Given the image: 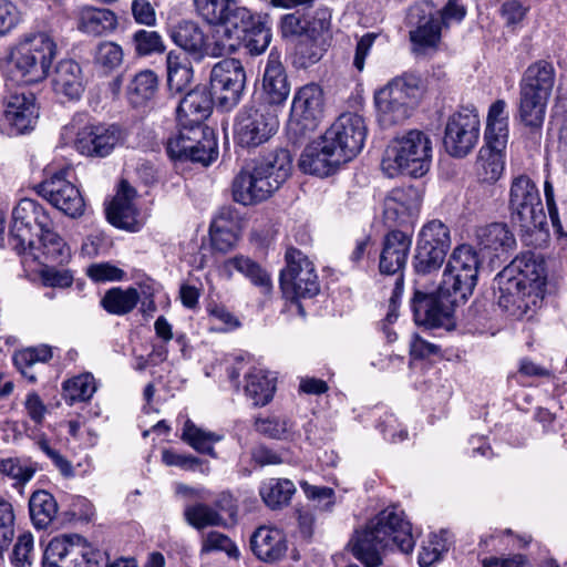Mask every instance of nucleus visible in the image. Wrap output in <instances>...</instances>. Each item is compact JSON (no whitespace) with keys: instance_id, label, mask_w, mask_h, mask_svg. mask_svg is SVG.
Returning a JSON list of instances; mask_svg holds the SVG:
<instances>
[{"instance_id":"obj_62","label":"nucleus","mask_w":567,"mask_h":567,"mask_svg":"<svg viewBox=\"0 0 567 567\" xmlns=\"http://www.w3.org/2000/svg\"><path fill=\"white\" fill-rule=\"evenodd\" d=\"M0 473L14 481V486H23L34 475L35 470L31 466L21 465L18 458H0Z\"/></svg>"},{"instance_id":"obj_53","label":"nucleus","mask_w":567,"mask_h":567,"mask_svg":"<svg viewBox=\"0 0 567 567\" xmlns=\"http://www.w3.org/2000/svg\"><path fill=\"white\" fill-rule=\"evenodd\" d=\"M538 200H542L539 190L529 176L520 174L513 177L508 194V210L529 205V203H538Z\"/></svg>"},{"instance_id":"obj_52","label":"nucleus","mask_w":567,"mask_h":567,"mask_svg":"<svg viewBox=\"0 0 567 567\" xmlns=\"http://www.w3.org/2000/svg\"><path fill=\"white\" fill-rule=\"evenodd\" d=\"M463 274L454 272L453 269L446 268L443 271L442 281L439 286V293L451 298L450 305H457L465 302L470 296H472L476 285H467L465 282Z\"/></svg>"},{"instance_id":"obj_16","label":"nucleus","mask_w":567,"mask_h":567,"mask_svg":"<svg viewBox=\"0 0 567 567\" xmlns=\"http://www.w3.org/2000/svg\"><path fill=\"white\" fill-rule=\"evenodd\" d=\"M121 138L115 125L85 124L75 132L74 147L82 155L107 156Z\"/></svg>"},{"instance_id":"obj_10","label":"nucleus","mask_w":567,"mask_h":567,"mask_svg":"<svg viewBox=\"0 0 567 567\" xmlns=\"http://www.w3.org/2000/svg\"><path fill=\"white\" fill-rule=\"evenodd\" d=\"M286 268L280 272V287L288 298H311L319 290L313 264L296 248L286 251Z\"/></svg>"},{"instance_id":"obj_33","label":"nucleus","mask_w":567,"mask_h":567,"mask_svg":"<svg viewBox=\"0 0 567 567\" xmlns=\"http://www.w3.org/2000/svg\"><path fill=\"white\" fill-rule=\"evenodd\" d=\"M53 89L56 94L70 101L79 100L84 92V75L81 65L74 60H62L55 68Z\"/></svg>"},{"instance_id":"obj_51","label":"nucleus","mask_w":567,"mask_h":567,"mask_svg":"<svg viewBox=\"0 0 567 567\" xmlns=\"http://www.w3.org/2000/svg\"><path fill=\"white\" fill-rule=\"evenodd\" d=\"M295 492V484L287 478H269L259 489L262 501L272 509L287 505Z\"/></svg>"},{"instance_id":"obj_57","label":"nucleus","mask_w":567,"mask_h":567,"mask_svg":"<svg viewBox=\"0 0 567 567\" xmlns=\"http://www.w3.org/2000/svg\"><path fill=\"white\" fill-rule=\"evenodd\" d=\"M95 391L96 383L91 373H83L63 382V398L70 404L90 400Z\"/></svg>"},{"instance_id":"obj_19","label":"nucleus","mask_w":567,"mask_h":567,"mask_svg":"<svg viewBox=\"0 0 567 567\" xmlns=\"http://www.w3.org/2000/svg\"><path fill=\"white\" fill-rule=\"evenodd\" d=\"M233 198L241 205H254L269 198L277 189L251 164L244 167L233 181Z\"/></svg>"},{"instance_id":"obj_60","label":"nucleus","mask_w":567,"mask_h":567,"mask_svg":"<svg viewBox=\"0 0 567 567\" xmlns=\"http://www.w3.org/2000/svg\"><path fill=\"white\" fill-rule=\"evenodd\" d=\"M124 53L115 42L103 41L97 44L94 51V62L105 72H111L123 63Z\"/></svg>"},{"instance_id":"obj_7","label":"nucleus","mask_w":567,"mask_h":567,"mask_svg":"<svg viewBox=\"0 0 567 567\" xmlns=\"http://www.w3.org/2000/svg\"><path fill=\"white\" fill-rule=\"evenodd\" d=\"M43 567H109L106 553L94 548L80 535L53 538L47 546Z\"/></svg>"},{"instance_id":"obj_56","label":"nucleus","mask_w":567,"mask_h":567,"mask_svg":"<svg viewBox=\"0 0 567 567\" xmlns=\"http://www.w3.org/2000/svg\"><path fill=\"white\" fill-rule=\"evenodd\" d=\"M416 244L447 252L451 247L450 228L439 219L430 220L419 231Z\"/></svg>"},{"instance_id":"obj_55","label":"nucleus","mask_w":567,"mask_h":567,"mask_svg":"<svg viewBox=\"0 0 567 567\" xmlns=\"http://www.w3.org/2000/svg\"><path fill=\"white\" fill-rule=\"evenodd\" d=\"M505 109L506 102L504 100H497L491 105L487 114V125L484 140H499L507 143L508 115Z\"/></svg>"},{"instance_id":"obj_18","label":"nucleus","mask_w":567,"mask_h":567,"mask_svg":"<svg viewBox=\"0 0 567 567\" xmlns=\"http://www.w3.org/2000/svg\"><path fill=\"white\" fill-rule=\"evenodd\" d=\"M344 163L343 157L321 136L306 146L299 167L303 173L323 177L333 174Z\"/></svg>"},{"instance_id":"obj_4","label":"nucleus","mask_w":567,"mask_h":567,"mask_svg":"<svg viewBox=\"0 0 567 567\" xmlns=\"http://www.w3.org/2000/svg\"><path fill=\"white\" fill-rule=\"evenodd\" d=\"M56 54V45L47 33L40 32L23 38L10 55V79L19 84L43 81Z\"/></svg>"},{"instance_id":"obj_48","label":"nucleus","mask_w":567,"mask_h":567,"mask_svg":"<svg viewBox=\"0 0 567 567\" xmlns=\"http://www.w3.org/2000/svg\"><path fill=\"white\" fill-rule=\"evenodd\" d=\"M157 91L158 78L152 70H142L136 73L127 86L128 99L135 106L152 100Z\"/></svg>"},{"instance_id":"obj_21","label":"nucleus","mask_w":567,"mask_h":567,"mask_svg":"<svg viewBox=\"0 0 567 567\" xmlns=\"http://www.w3.org/2000/svg\"><path fill=\"white\" fill-rule=\"evenodd\" d=\"M173 42L195 61H202L209 52L208 35L198 22L182 20L171 29Z\"/></svg>"},{"instance_id":"obj_54","label":"nucleus","mask_w":567,"mask_h":567,"mask_svg":"<svg viewBox=\"0 0 567 567\" xmlns=\"http://www.w3.org/2000/svg\"><path fill=\"white\" fill-rule=\"evenodd\" d=\"M51 358L52 349L49 346L41 344L39 347L17 351L13 355V363L24 378L34 383L37 377L31 371L32 367L38 362L45 363L51 360Z\"/></svg>"},{"instance_id":"obj_58","label":"nucleus","mask_w":567,"mask_h":567,"mask_svg":"<svg viewBox=\"0 0 567 567\" xmlns=\"http://www.w3.org/2000/svg\"><path fill=\"white\" fill-rule=\"evenodd\" d=\"M184 518L188 525L196 529L218 526L224 523V518L217 509L205 503H196L186 506L184 509Z\"/></svg>"},{"instance_id":"obj_64","label":"nucleus","mask_w":567,"mask_h":567,"mask_svg":"<svg viewBox=\"0 0 567 567\" xmlns=\"http://www.w3.org/2000/svg\"><path fill=\"white\" fill-rule=\"evenodd\" d=\"M449 547V533L442 530L440 535H434L429 546H424L419 554V564L421 566H430L440 560L442 554Z\"/></svg>"},{"instance_id":"obj_39","label":"nucleus","mask_w":567,"mask_h":567,"mask_svg":"<svg viewBox=\"0 0 567 567\" xmlns=\"http://www.w3.org/2000/svg\"><path fill=\"white\" fill-rule=\"evenodd\" d=\"M481 260L476 250L470 245L457 246L449 257L446 268L463 274L465 288L467 285H477Z\"/></svg>"},{"instance_id":"obj_28","label":"nucleus","mask_w":567,"mask_h":567,"mask_svg":"<svg viewBox=\"0 0 567 567\" xmlns=\"http://www.w3.org/2000/svg\"><path fill=\"white\" fill-rule=\"evenodd\" d=\"M506 142L485 140L475 163L477 178L485 183H495L501 178L505 167Z\"/></svg>"},{"instance_id":"obj_15","label":"nucleus","mask_w":567,"mask_h":567,"mask_svg":"<svg viewBox=\"0 0 567 567\" xmlns=\"http://www.w3.org/2000/svg\"><path fill=\"white\" fill-rule=\"evenodd\" d=\"M509 217L527 246L539 247L547 240V216L542 200L509 210Z\"/></svg>"},{"instance_id":"obj_30","label":"nucleus","mask_w":567,"mask_h":567,"mask_svg":"<svg viewBox=\"0 0 567 567\" xmlns=\"http://www.w3.org/2000/svg\"><path fill=\"white\" fill-rule=\"evenodd\" d=\"M262 90L269 104L281 105L288 99L290 84L279 55L271 52L264 72Z\"/></svg>"},{"instance_id":"obj_26","label":"nucleus","mask_w":567,"mask_h":567,"mask_svg":"<svg viewBox=\"0 0 567 567\" xmlns=\"http://www.w3.org/2000/svg\"><path fill=\"white\" fill-rule=\"evenodd\" d=\"M310 35L299 39L292 54V65L297 69H308L319 62L326 51L324 32L329 29V22H313Z\"/></svg>"},{"instance_id":"obj_20","label":"nucleus","mask_w":567,"mask_h":567,"mask_svg":"<svg viewBox=\"0 0 567 567\" xmlns=\"http://www.w3.org/2000/svg\"><path fill=\"white\" fill-rule=\"evenodd\" d=\"M421 204L422 194L419 188L414 186L394 188L384 199V218L393 224H403L419 213Z\"/></svg>"},{"instance_id":"obj_47","label":"nucleus","mask_w":567,"mask_h":567,"mask_svg":"<svg viewBox=\"0 0 567 567\" xmlns=\"http://www.w3.org/2000/svg\"><path fill=\"white\" fill-rule=\"evenodd\" d=\"M241 41L246 42L250 53H262L271 41L270 28L267 25L266 19L250 11L247 27L243 28Z\"/></svg>"},{"instance_id":"obj_44","label":"nucleus","mask_w":567,"mask_h":567,"mask_svg":"<svg viewBox=\"0 0 567 567\" xmlns=\"http://www.w3.org/2000/svg\"><path fill=\"white\" fill-rule=\"evenodd\" d=\"M275 379L262 369L254 368L246 375L245 392L254 405H266L275 392Z\"/></svg>"},{"instance_id":"obj_3","label":"nucleus","mask_w":567,"mask_h":567,"mask_svg":"<svg viewBox=\"0 0 567 567\" xmlns=\"http://www.w3.org/2000/svg\"><path fill=\"white\" fill-rule=\"evenodd\" d=\"M540 267L529 254L516 257L494 279L498 306L517 319L538 302Z\"/></svg>"},{"instance_id":"obj_45","label":"nucleus","mask_w":567,"mask_h":567,"mask_svg":"<svg viewBox=\"0 0 567 567\" xmlns=\"http://www.w3.org/2000/svg\"><path fill=\"white\" fill-rule=\"evenodd\" d=\"M329 22L327 13L317 11L313 16H308L301 10H296L280 19V30L284 37H299V39L310 35V30L315 27L313 22Z\"/></svg>"},{"instance_id":"obj_59","label":"nucleus","mask_w":567,"mask_h":567,"mask_svg":"<svg viewBox=\"0 0 567 567\" xmlns=\"http://www.w3.org/2000/svg\"><path fill=\"white\" fill-rule=\"evenodd\" d=\"M447 252L435 247L416 244L413 266L417 274L429 275L437 271L444 262Z\"/></svg>"},{"instance_id":"obj_23","label":"nucleus","mask_w":567,"mask_h":567,"mask_svg":"<svg viewBox=\"0 0 567 567\" xmlns=\"http://www.w3.org/2000/svg\"><path fill=\"white\" fill-rule=\"evenodd\" d=\"M4 116L19 134L32 130L38 120L34 94L25 91L11 94L7 102Z\"/></svg>"},{"instance_id":"obj_50","label":"nucleus","mask_w":567,"mask_h":567,"mask_svg":"<svg viewBox=\"0 0 567 567\" xmlns=\"http://www.w3.org/2000/svg\"><path fill=\"white\" fill-rule=\"evenodd\" d=\"M181 439L195 451L216 457L213 444L219 442L223 436L198 427L193 421L186 420Z\"/></svg>"},{"instance_id":"obj_13","label":"nucleus","mask_w":567,"mask_h":567,"mask_svg":"<svg viewBox=\"0 0 567 567\" xmlns=\"http://www.w3.org/2000/svg\"><path fill=\"white\" fill-rule=\"evenodd\" d=\"M322 137L343 157L346 163L350 162L363 148L367 137L364 118L355 113H343Z\"/></svg>"},{"instance_id":"obj_5","label":"nucleus","mask_w":567,"mask_h":567,"mask_svg":"<svg viewBox=\"0 0 567 567\" xmlns=\"http://www.w3.org/2000/svg\"><path fill=\"white\" fill-rule=\"evenodd\" d=\"M432 145L429 136L411 130L393 140L382 159L383 171L391 177L402 173L414 177L423 176L431 166Z\"/></svg>"},{"instance_id":"obj_31","label":"nucleus","mask_w":567,"mask_h":567,"mask_svg":"<svg viewBox=\"0 0 567 567\" xmlns=\"http://www.w3.org/2000/svg\"><path fill=\"white\" fill-rule=\"evenodd\" d=\"M238 234L237 212L230 207H223L210 224L212 246L218 251L226 252L235 246Z\"/></svg>"},{"instance_id":"obj_46","label":"nucleus","mask_w":567,"mask_h":567,"mask_svg":"<svg viewBox=\"0 0 567 567\" xmlns=\"http://www.w3.org/2000/svg\"><path fill=\"white\" fill-rule=\"evenodd\" d=\"M29 511L34 527L44 529L55 518L58 504L52 494L41 489L31 495L29 499Z\"/></svg>"},{"instance_id":"obj_17","label":"nucleus","mask_w":567,"mask_h":567,"mask_svg":"<svg viewBox=\"0 0 567 567\" xmlns=\"http://www.w3.org/2000/svg\"><path fill=\"white\" fill-rule=\"evenodd\" d=\"M249 11H238L237 14L225 18V21L210 24L214 27L208 55L223 56L234 53L243 38V28L247 27Z\"/></svg>"},{"instance_id":"obj_34","label":"nucleus","mask_w":567,"mask_h":567,"mask_svg":"<svg viewBox=\"0 0 567 567\" xmlns=\"http://www.w3.org/2000/svg\"><path fill=\"white\" fill-rule=\"evenodd\" d=\"M476 238L482 249L496 257L509 254L516 247V239L504 223H492L476 230Z\"/></svg>"},{"instance_id":"obj_41","label":"nucleus","mask_w":567,"mask_h":567,"mask_svg":"<svg viewBox=\"0 0 567 567\" xmlns=\"http://www.w3.org/2000/svg\"><path fill=\"white\" fill-rule=\"evenodd\" d=\"M194 11L207 24L225 21V18L238 11H249L238 4L237 0H193Z\"/></svg>"},{"instance_id":"obj_11","label":"nucleus","mask_w":567,"mask_h":567,"mask_svg":"<svg viewBox=\"0 0 567 567\" xmlns=\"http://www.w3.org/2000/svg\"><path fill=\"white\" fill-rule=\"evenodd\" d=\"M72 171L62 168L35 186L37 193L66 216L83 215L85 203L80 189L70 181Z\"/></svg>"},{"instance_id":"obj_37","label":"nucleus","mask_w":567,"mask_h":567,"mask_svg":"<svg viewBox=\"0 0 567 567\" xmlns=\"http://www.w3.org/2000/svg\"><path fill=\"white\" fill-rule=\"evenodd\" d=\"M134 189L126 183H121V190L106 208L109 221L118 228L134 230L136 210L132 203Z\"/></svg>"},{"instance_id":"obj_24","label":"nucleus","mask_w":567,"mask_h":567,"mask_svg":"<svg viewBox=\"0 0 567 567\" xmlns=\"http://www.w3.org/2000/svg\"><path fill=\"white\" fill-rule=\"evenodd\" d=\"M443 297L439 292L435 295L416 290L411 302L415 323L429 327L443 326L450 317V306L441 300Z\"/></svg>"},{"instance_id":"obj_6","label":"nucleus","mask_w":567,"mask_h":567,"mask_svg":"<svg viewBox=\"0 0 567 567\" xmlns=\"http://www.w3.org/2000/svg\"><path fill=\"white\" fill-rule=\"evenodd\" d=\"M421 91L419 75L409 73L395 78L374 95L378 121L382 127L402 123L410 116Z\"/></svg>"},{"instance_id":"obj_32","label":"nucleus","mask_w":567,"mask_h":567,"mask_svg":"<svg viewBox=\"0 0 567 567\" xmlns=\"http://www.w3.org/2000/svg\"><path fill=\"white\" fill-rule=\"evenodd\" d=\"M213 109L212 93L206 87H195L179 102L177 107L178 123L203 125Z\"/></svg>"},{"instance_id":"obj_25","label":"nucleus","mask_w":567,"mask_h":567,"mask_svg":"<svg viewBox=\"0 0 567 567\" xmlns=\"http://www.w3.org/2000/svg\"><path fill=\"white\" fill-rule=\"evenodd\" d=\"M251 166L276 189L290 177L292 172V156L286 148H277L256 158Z\"/></svg>"},{"instance_id":"obj_63","label":"nucleus","mask_w":567,"mask_h":567,"mask_svg":"<svg viewBox=\"0 0 567 567\" xmlns=\"http://www.w3.org/2000/svg\"><path fill=\"white\" fill-rule=\"evenodd\" d=\"M133 42L138 55H148L165 49L162 37L156 31L138 30L133 34Z\"/></svg>"},{"instance_id":"obj_36","label":"nucleus","mask_w":567,"mask_h":567,"mask_svg":"<svg viewBox=\"0 0 567 567\" xmlns=\"http://www.w3.org/2000/svg\"><path fill=\"white\" fill-rule=\"evenodd\" d=\"M116 14L106 8L84 7L79 12L78 28L87 35L100 37L114 31Z\"/></svg>"},{"instance_id":"obj_38","label":"nucleus","mask_w":567,"mask_h":567,"mask_svg":"<svg viewBox=\"0 0 567 567\" xmlns=\"http://www.w3.org/2000/svg\"><path fill=\"white\" fill-rule=\"evenodd\" d=\"M179 130L177 134L167 141V153L171 158L187 161L188 153L198 145L199 140L208 132V127L204 125L178 123Z\"/></svg>"},{"instance_id":"obj_35","label":"nucleus","mask_w":567,"mask_h":567,"mask_svg":"<svg viewBox=\"0 0 567 567\" xmlns=\"http://www.w3.org/2000/svg\"><path fill=\"white\" fill-rule=\"evenodd\" d=\"M441 32V19L433 13L420 19L417 25L409 32L413 52L425 55L437 51Z\"/></svg>"},{"instance_id":"obj_1","label":"nucleus","mask_w":567,"mask_h":567,"mask_svg":"<svg viewBox=\"0 0 567 567\" xmlns=\"http://www.w3.org/2000/svg\"><path fill=\"white\" fill-rule=\"evenodd\" d=\"M9 241L18 254L29 250L39 258L41 252L51 262L64 264L71 256L63 238L54 231L49 213L30 198L21 199L13 208Z\"/></svg>"},{"instance_id":"obj_61","label":"nucleus","mask_w":567,"mask_h":567,"mask_svg":"<svg viewBox=\"0 0 567 567\" xmlns=\"http://www.w3.org/2000/svg\"><path fill=\"white\" fill-rule=\"evenodd\" d=\"M162 462L167 466H177L185 471L198 470L203 474H208L210 470L207 462L190 454H179L172 450H164L162 452Z\"/></svg>"},{"instance_id":"obj_2","label":"nucleus","mask_w":567,"mask_h":567,"mask_svg":"<svg viewBox=\"0 0 567 567\" xmlns=\"http://www.w3.org/2000/svg\"><path fill=\"white\" fill-rule=\"evenodd\" d=\"M349 545L353 556L365 567H379L382 550L398 548L410 554L415 540L404 512L390 506L372 517L363 529L357 530Z\"/></svg>"},{"instance_id":"obj_27","label":"nucleus","mask_w":567,"mask_h":567,"mask_svg":"<svg viewBox=\"0 0 567 567\" xmlns=\"http://www.w3.org/2000/svg\"><path fill=\"white\" fill-rule=\"evenodd\" d=\"M556 82V71L550 62L539 60L524 71L519 91L549 100Z\"/></svg>"},{"instance_id":"obj_43","label":"nucleus","mask_w":567,"mask_h":567,"mask_svg":"<svg viewBox=\"0 0 567 567\" xmlns=\"http://www.w3.org/2000/svg\"><path fill=\"white\" fill-rule=\"evenodd\" d=\"M225 268L235 269L248 278L250 282L258 287L262 293H270L272 289V282L269 274L259 264L249 257L239 255L229 258L225 262Z\"/></svg>"},{"instance_id":"obj_12","label":"nucleus","mask_w":567,"mask_h":567,"mask_svg":"<svg viewBox=\"0 0 567 567\" xmlns=\"http://www.w3.org/2000/svg\"><path fill=\"white\" fill-rule=\"evenodd\" d=\"M481 122L475 110L462 109L453 113L445 124L443 146L453 157L468 155L480 138Z\"/></svg>"},{"instance_id":"obj_9","label":"nucleus","mask_w":567,"mask_h":567,"mask_svg":"<svg viewBox=\"0 0 567 567\" xmlns=\"http://www.w3.org/2000/svg\"><path fill=\"white\" fill-rule=\"evenodd\" d=\"M277 115L265 105H246L237 114L234 135L238 145L255 148L268 142L278 131Z\"/></svg>"},{"instance_id":"obj_49","label":"nucleus","mask_w":567,"mask_h":567,"mask_svg":"<svg viewBox=\"0 0 567 567\" xmlns=\"http://www.w3.org/2000/svg\"><path fill=\"white\" fill-rule=\"evenodd\" d=\"M140 293L135 288L122 289L114 287L107 290L101 300L102 307L111 315L124 316L137 305Z\"/></svg>"},{"instance_id":"obj_8","label":"nucleus","mask_w":567,"mask_h":567,"mask_svg":"<svg viewBox=\"0 0 567 567\" xmlns=\"http://www.w3.org/2000/svg\"><path fill=\"white\" fill-rule=\"evenodd\" d=\"M324 96L320 85L306 84L293 95L288 133L299 141L315 132L323 116Z\"/></svg>"},{"instance_id":"obj_40","label":"nucleus","mask_w":567,"mask_h":567,"mask_svg":"<svg viewBox=\"0 0 567 567\" xmlns=\"http://www.w3.org/2000/svg\"><path fill=\"white\" fill-rule=\"evenodd\" d=\"M167 86L172 93L185 91L194 75L189 59L179 52L171 51L166 56Z\"/></svg>"},{"instance_id":"obj_14","label":"nucleus","mask_w":567,"mask_h":567,"mask_svg":"<svg viewBox=\"0 0 567 567\" xmlns=\"http://www.w3.org/2000/svg\"><path fill=\"white\" fill-rule=\"evenodd\" d=\"M246 85V72L237 59H224L210 71V87L216 95L218 106L224 111L235 107Z\"/></svg>"},{"instance_id":"obj_29","label":"nucleus","mask_w":567,"mask_h":567,"mask_svg":"<svg viewBox=\"0 0 567 567\" xmlns=\"http://www.w3.org/2000/svg\"><path fill=\"white\" fill-rule=\"evenodd\" d=\"M250 547L260 560L274 563L286 555L287 540L280 529L260 526L251 535Z\"/></svg>"},{"instance_id":"obj_22","label":"nucleus","mask_w":567,"mask_h":567,"mask_svg":"<svg viewBox=\"0 0 567 567\" xmlns=\"http://www.w3.org/2000/svg\"><path fill=\"white\" fill-rule=\"evenodd\" d=\"M412 239L401 230H392L383 241V248L380 254L379 268L381 274L396 275L401 274L409 255Z\"/></svg>"},{"instance_id":"obj_42","label":"nucleus","mask_w":567,"mask_h":567,"mask_svg":"<svg viewBox=\"0 0 567 567\" xmlns=\"http://www.w3.org/2000/svg\"><path fill=\"white\" fill-rule=\"evenodd\" d=\"M548 100L519 91L518 113L525 126L540 136Z\"/></svg>"}]
</instances>
